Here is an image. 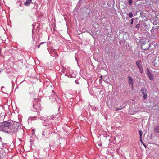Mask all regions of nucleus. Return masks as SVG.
I'll return each mask as SVG.
<instances>
[{
    "mask_svg": "<svg viewBox=\"0 0 159 159\" xmlns=\"http://www.w3.org/2000/svg\"><path fill=\"white\" fill-rule=\"evenodd\" d=\"M10 122L5 121L1 123L0 125V129L5 132H10Z\"/></svg>",
    "mask_w": 159,
    "mask_h": 159,
    "instance_id": "f257e3e1",
    "label": "nucleus"
},
{
    "mask_svg": "<svg viewBox=\"0 0 159 159\" xmlns=\"http://www.w3.org/2000/svg\"><path fill=\"white\" fill-rule=\"evenodd\" d=\"M10 126V132L11 131L15 132L17 131L19 127V123L17 122L11 121Z\"/></svg>",
    "mask_w": 159,
    "mask_h": 159,
    "instance_id": "f03ea898",
    "label": "nucleus"
},
{
    "mask_svg": "<svg viewBox=\"0 0 159 159\" xmlns=\"http://www.w3.org/2000/svg\"><path fill=\"white\" fill-rule=\"evenodd\" d=\"M149 45L148 43H144L141 45V48L144 50H147L149 48Z\"/></svg>",
    "mask_w": 159,
    "mask_h": 159,
    "instance_id": "7ed1b4c3",
    "label": "nucleus"
},
{
    "mask_svg": "<svg viewBox=\"0 0 159 159\" xmlns=\"http://www.w3.org/2000/svg\"><path fill=\"white\" fill-rule=\"evenodd\" d=\"M147 73L149 79L151 80H153L154 79V76L149 70L148 68H147Z\"/></svg>",
    "mask_w": 159,
    "mask_h": 159,
    "instance_id": "20e7f679",
    "label": "nucleus"
},
{
    "mask_svg": "<svg viewBox=\"0 0 159 159\" xmlns=\"http://www.w3.org/2000/svg\"><path fill=\"white\" fill-rule=\"evenodd\" d=\"M128 82L129 86L132 87V88H133V78L130 76L128 77Z\"/></svg>",
    "mask_w": 159,
    "mask_h": 159,
    "instance_id": "39448f33",
    "label": "nucleus"
},
{
    "mask_svg": "<svg viewBox=\"0 0 159 159\" xmlns=\"http://www.w3.org/2000/svg\"><path fill=\"white\" fill-rule=\"evenodd\" d=\"M34 107L37 110H40V105L39 104H36V103H34L33 105Z\"/></svg>",
    "mask_w": 159,
    "mask_h": 159,
    "instance_id": "423d86ee",
    "label": "nucleus"
},
{
    "mask_svg": "<svg viewBox=\"0 0 159 159\" xmlns=\"http://www.w3.org/2000/svg\"><path fill=\"white\" fill-rule=\"evenodd\" d=\"M154 66L157 67H159V59H155L154 61Z\"/></svg>",
    "mask_w": 159,
    "mask_h": 159,
    "instance_id": "0eeeda50",
    "label": "nucleus"
},
{
    "mask_svg": "<svg viewBox=\"0 0 159 159\" xmlns=\"http://www.w3.org/2000/svg\"><path fill=\"white\" fill-rule=\"evenodd\" d=\"M32 0H27L26 2H25L24 4L26 6H30V4L31 3Z\"/></svg>",
    "mask_w": 159,
    "mask_h": 159,
    "instance_id": "6e6552de",
    "label": "nucleus"
},
{
    "mask_svg": "<svg viewBox=\"0 0 159 159\" xmlns=\"http://www.w3.org/2000/svg\"><path fill=\"white\" fill-rule=\"evenodd\" d=\"M141 93L143 94H147V89L144 88H142L141 89Z\"/></svg>",
    "mask_w": 159,
    "mask_h": 159,
    "instance_id": "1a4fd4ad",
    "label": "nucleus"
},
{
    "mask_svg": "<svg viewBox=\"0 0 159 159\" xmlns=\"http://www.w3.org/2000/svg\"><path fill=\"white\" fill-rule=\"evenodd\" d=\"M154 131L156 133H159V126L158 125L155 127L154 128Z\"/></svg>",
    "mask_w": 159,
    "mask_h": 159,
    "instance_id": "9d476101",
    "label": "nucleus"
},
{
    "mask_svg": "<svg viewBox=\"0 0 159 159\" xmlns=\"http://www.w3.org/2000/svg\"><path fill=\"white\" fill-rule=\"evenodd\" d=\"M141 62L140 60H138V61H136V65L138 67H139L141 66Z\"/></svg>",
    "mask_w": 159,
    "mask_h": 159,
    "instance_id": "9b49d317",
    "label": "nucleus"
},
{
    "mask_svg": "<svg viewBox=\"0 0 159 159\" xmlns=\"http://www.w3.org/2000/svg\"><path fill=\"white\" fill-rule=\"evenodd\" d=\"M139 70L141 74H142L143 72V68L142 66H141L139 67H138Z\"/></svg>",
    "mask_w": 159,
    "mask_h": 159,
    "instance_id": "f8f14e48",
    "label": "nucleus"
},
{
    "mask_svg": "<svg viewBox=\"0 0 159 159\" xmlns=\"http://www.w3.org/2000/svg\"><path fill=\"white\" fill-rule=\"evenodd\" d=\"M139 135L140 136V139H141V138L142 137V135L143 134L142 132V131H141V130H139Z\"/></svg>",
    "mask_w": 159,
    "mask_h": 159,
    "instance_id": "ddd939ff",
    "label": "nucleus"
},
{
    "mask_svg": "<svg viewBox=\"0 0 159 159\" xmlns=\"http://www.w3.org/2000/svg\"><path fill=\"white\" fill-rule=\"evenodd\" d=\"M129 17L130 18H131L133 16V14L132 12H130L129 14Z\"/></svg>",
    "mask_w": 159,
    "mask_h": 159,
    "instance_id": "4468645a",
    "label": "nucleus"
},
{
    "mask_svg": "<svg viewBox=\"0 0 159 159\" xmlns=\"http://www.w3.org/2000/svg\"><path fill=\"white\" fill-rule=\"evenodd\" d=\"M133 2L132 0H129L128 2L129 5H130Z\"/></svg>",
    "mask_w": 159,
    "mask_h": 159,
    "instance_id": "2eb2a0df",
    "label": "nucleus"
},
{
    "mask_svg": "<svg viewBox=\"0 0 159 159\" xmlns=\"http://www.w3.org/2000/svg\"><path fill=\"white\" fill-rule=\"evenodd\" d=\"M143 98L144 99H145L147 98V94H143Z\"/></svg>",
    "mask_w": 159,
    "mask_h": 159,
    "instance_id": "dca6fc26",
    "label": "nucleus"
},
{
    "mask_svg": "<svg viewBox=\"0 0 159 159\" xmlns=\"http://www.w3.org/2000/svg\"><path fill=\"white\" fill-rule=\"evenodd\" d=\"M140 26L139 24H138L136 26V28H139Z\"/></svg>",
    "mask_w": 159,
    "mask_h": 159,
    "instance_id": "f3484780",
    "label": "nucleus"
},
{
    "mask_svg": "<svg viewBox=\"0 0 159 159\" xmlns=\"http://www.w3.org/2000/svg\"><path fill=\"white\" fill-rule=\"evenodd\" d=\"M133 18H132L131 19V22L130 23V24H133Z\"/></svg>",
    "mask_w": 159,
    "mask_h": 159,
    "instance_id": "a211bd4d",
    "label": "nucleus"
},
{
    "mask_svg": "<svg viewBox=\"0 0 159 159\" xmlns=\"http://www.w3.org/2000/svg\"><path fill=\"white\" fill-rule=\"evenodd\" d=\"M121 109H122V108H116V111H117V110H120Z\"/></svg>",
    "mask_w": 159,
    "mask_h": 159,
    "instance_id": "6ab92c4d",
    "label": "nucleus"
},
{
    "mask_svg": "<svg viewBox=\"0 0 159 159\" xmlns=\"http://www.w3.org/2000/svg\"><path fill=\"white\" fill-rule=\"evenodd\" d=\"M100 79L102 80V75H101L100 76Z\"/></svg>",
    "mask_w": 159,
    "mask_h": 159,
    "instance_id": "aec40b11",
    "label": "nucleus"
},
{
    "mask_svg": "<svg viewBox=\"0 0 159 159\" xmlns=\"http://www.w3.org/2000/svg\"><path fill=\"white\" fill-rule=\"evenodd\" d=\"M39 46H40V45H39L38 46V48H39Z\"/></svg>",
    "mask_w": 159,
    "mask_h": 159,
    "instance_id": "412c9836",
    "label": "nucleus"
},
{
    "mask_svg": "<svg viewBox=\"0 0 159 159\" xmlns=\"http://www.w3.org/2000/svg\"><path fill=\"white\" fill-rule=\"evenodd\" d=\"M76 84H78V82H76Z\"/></svg>",
    "mask_w": 159,
    "mask_h": 159,
    "instance_id": "4be33fe9",
    "label": "nucleus"
},
{
    "mask_svg": "<svg viewBox=\"0 0 159 159\" xmlns=\"http://www.w3.org/2000/svg\"><path fill=\"white\" fill-rule=\"evenodd\" d=\"M140 140H141V142H142V141L141 139H140Z\"/></svg>",
    "mask_w": 159,
    "mask_h": 159,
    "instance_id": "5701e85b",
    "label": "nucleus"
}]
</instances>
